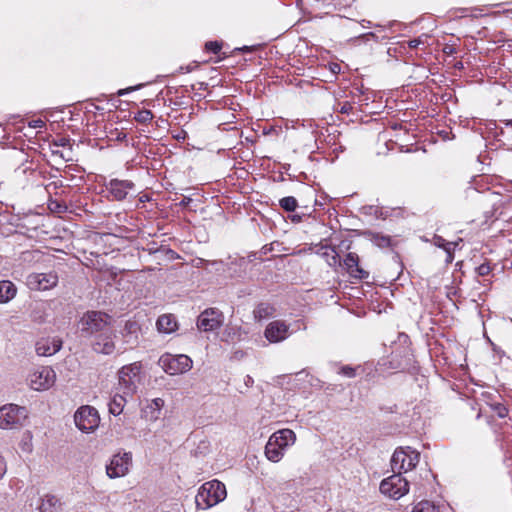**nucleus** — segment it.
<instances>
[{"label":"nucleus","mask_w":512,"mask_h":512,"mask_svg":"<svg viewBox=\"0 0 512 512\" xmlns=\"http://www.w3.org/2000/svg\"><path fill=\"white\" fill-rule=\"evenodd\" d=\"M296 434L291 429H281L274 432L265 445V456L273 463H278L283 458L285 451L294 445Z\"/></svg>","instance_id":"nucleus-1"},{"label":"nucleus","mask_w":512,"mask_h":512,"mask_svg":"<svg viewBox=\"0 0 512 512\" xmlns=\"http://www.w3.org/2000/svg\"><path fill=\"white\" fill-rule=\"evenodd\" d=\"M227 496L225 485L218 480L205 482L195 496L198 509L206 510L222 502Z\"/></svg>","instance_id":"nucleus-2"},{"label":"nucleus","mask_w":512,"mask_h":512,"mask_svg":"<svg viewBox=\"0 0 512 512\" xmlns=\"http://www.w3.org/2000/svg\"><path fill=\"white\" fill-rule=\"evenodd\" d=\"M111 317L100 311H88L79 321L80 331L84 337L96 336L111 326Z\"/></svg>","instance_id":"nucleus-3"},{"label":"nucleus","mask_w":512,"mask_h":512,"mask_svg":"<svg viewBox=\"0 0 512 512\" xmlns=\"http://www.w3.org/2000/svg\"><path fill=\"white\" fill-rule=\"evenodd\" d=\"M140 371L141 365L139 363L123 366L118 372V387L116 389L125 395L133 396L140 381Z\"/></svg>","instance_id":"nucleus-4"},{"label":"nucleus","mask_w":512,"mask_h":512,"mask_svg":"<svg viewBox=\"0 0 512 512\" xmlns=\"http://www.w3.org/2000/svg\"><path fill=\"white\" fill-rule=\"evenodd\" d=\"M28 416L25 407L16 404H6L0 407V428L16 429L21 427Z\"/></svg>","instance_id":"nucleus-5"},{"label":"nucleus","mask_w":512,"mask_h":512,"mask_svg":"<svg viewBox=\"0 0 512 512\" xmlns=\"http://www.w3.org/2000/svg\"><path fill=\"white\" fill-rule=\"evenodd\" d=\"M420 454L411 447H400L395 450L391 458V466L393 471L399 473L408 472L416 467L419 463Z\"/></svg>","instance_id":"nucleus-6"},{"label":"nucleus","mask_w":512,"mask_h":512,"mask_svg":"<svg viewBox=\"0 0 512 512\" xmlns=\"http://www.w3.org/2000/svg\"><path fill=\"white\" fill-rule=\"evenodd\" d=\"M159 365L170 375H178L188 372L193 365L191 358L185 354L165 353L159 359Z\"/></svg>","instance_id":"nucleus-7"},{"label":"nucleus","mask_w":512,"mask_h":512,"mask_svg":"<svg viewBox=\"0 0 512 512\" xmlns=\"http://www.w3.org/2000/svg\"><path fill=\"white\" fill-rule=\"evenodd\" d=\"M380 492L390 498L400 499L409 491L408 481L397 472L380 483Z\"/></svg>","instance_id":"nucleus-8"},{"label":"nucleus","mask_w":512,"mask_h":512,"mask_svg":"<svg viewBox=\"0 0 512 512\" xmlns=\"http://www.w3.org/2000/svg\"><path fill=\"white\" fill-rule=\"evenodd\" d=\"M99 421L98 411L89 405L81 406L74 414L76 427L85 433L94 431L98 427Z\"/></svg>","instance_id":"nucleus-9"},{"label":"nucleus","mask_w":512,"mask_h":512,"mask_svg":"<svg viewBox=\"0 0 512 512\" xmlns=\"http://www.w3.org/2000/svg\"><path fill=\"white\" fill-rule=\"evenodd\" d=\"M132 464L131 452L115 454L106 466L107 476L111 479L125 476Z\"/></svg>","instance_id":"nucleus-10"},{"label":"nucleus","mask_w":512,"mask_h":512,"mask_svg":"<svg viewBox=\"0 0 512 512\" xmlns=\"http://www.w3.org/2000/svg\"><path fill=\"white\" fill-rule=\"evenodd\" d=\"M116 332L110 326L105 331L100 334H97L92 342L91 347L94 352L104 355L112 354L116 349L115 344Z\"/></svg>","instance_id":"nucleus-11"},{"label":"nucleus","mask_w":512,"mask_h":512,"mask_svg":"<svg viewBox=\"0 0 512 512\" xmlns=\"http://www.w3.org/2000/svg\"><path fill=\"white\" fill-rule=\"evenodd\" d=\"M56 374L51 367H41L29 376V385L35 391L49 389L55 382Z\"/></svg>","instance_id":"nucleus-12"},{"label":"nucleus","mask_w":512,"mask_h":512,"mask_svg":"<svg viewBox=\"0 0 512 512\" xmlns=\"http://www.w3.org/2000/svg\"><path fill=\"white\" fill-rule=\"evenodd\" d=\"M58 283V276L55 272L31 273L27 276L26 284L31 290L45 291L52 289Z\"/></svg>","instance_id":"nucleus-13"},{"label":"nucleus","mask_w":512,"mask_h":512,"mask_svg":"<svg viewBox=\"0 0 512 512\" xmlns=\"http://www.w3.org/2000/svg\"><path fill=\"white\" fill-rule=\"evenodd\" d=\"M223 320V313L219 309L208 308L198 316L197 327L204 332L214 331L222 325Z\"/></svg>","instance_id":"nucleus-14"},{"label":"nucleus","mask_w":512,"mask_h":512,"mask_svg":"<svg viewBox=\"0 0 512 512\" xmlns=\"http://www.w3.org/2000/svg\"><path fill=\"white\" fill-rule=\"evenodd\" d=\"M106 187L116 201H122L135 192V184L130 180L111 179Z\"/></svg>","instance_id":"nucleus-15"},{"label":"nucleus","mask_w":512,"mask_h":512,"mask_svg":"<svg viewBox=\"0 0 512 512\" xmlns=\"http://www.w3.org/2000/svg\"><path fill=\"white\" fill-rule=\"evenodd\" d=\"M264 336L270 343L282 342L289 337V325L281 320L272 321L267 325Z\"/></svg>","instance_id":"nucleus-16"},{"label":"nucleus","mask_w":512,"mask_h":512,"mask_svg":"<svg viewBox=\"0 0 512 512\" xmlns=\"http://www.w3.org/2000/svg\"><path fill=\"white\" fill-rule=\"evenodd\" d=\"M62 348V340L58 337L42 338L36 342L35 349L39 356H52Z\"/></svg>","instance_id":"nucleus-17"},{"label":"nucleus","mask_w":512,"mask_h":512,"mask_svg":"<svg viewBox=\"0 0 512 512\" xmlns=\"http://www.w3.org/2000/svg\"><path fill=\"white\" fill-rule=\"evenodd\" d=\"M344 266L347 272L354 278L365 279L369 273L359 266V257L356 253L350 252L344 258Z\"/></svg>","instance_id":"nucleus-18"},{"label":"nucleus","mask_w":512,"mask_h":512,"mask_svg":"<svg viewBox=\"0 0 512 512\" xmlns=\"http://www.w3.org/2000/svg\"><path fill=\"white\" fill-rule=\"evenodd\" d=\"M128 397H132V395H125L123 392L116 389L115 394L108 403L109 412L114 416L120 415L128 401Z\"/></svg>","instance_id":"nucleus-19"},{"label":"nucleus","mask_w":512,"mask_h":512,"mask_svg":"<svg viewBox=\"0 0 512 512\" xmlns=\"http://www.w3.org/2000/svg\"><path fill=\"white\" fill-rule=\"evenodd\" d=\"M156 326L159 332L165 334L173 333L178 328L176 318L171 314L161 315L156 322Z\"/></svg>","instance_id":"nucleus-20"},{"label":"nucleus","mask_w":512,"mask_h":512,"mask_svg":"<svg viewBox=\"0 0 512 512\" xmlns=\"http://www.w3.org/2000/svg\"><path fill=\"white\" fill-rule=\"evenodd\" d=\"M17 289L9 280L0 281V303H7L16 295Z\"/></svg>","instance_id":"nucleus-21"},{"label":"nucleus","mask_w":512,"mask_h":512,"mask_svg":"<svg viewBox=\"0 0 512 512\" xmlns=\"http://www.w3.org/2000/svg\"><path fill=\"white\" fill-rule=\"evenodd\" d=\"M275 311L276 310L273 305L262 302L259 303L253 310V316L255 320L262 321L272 317L275 314Z\"/></svg>","instance_id":"nucleus-22"},{"label":"nucleus","mask_w":512,"mask_h":512,"mask_svg":"<svg viewBox=\"0 0 512 512\" xmlns=\"http://www.w3.org/2000/svg\"><path fill=\"white\" fill-rule=\"evenodd\" d=\"M364 236L379 248H387L391 245V238L378 232L365 231Z\"/></svg>","instance_id":"nucleus-23"},{"label":"nucleus","mask_w":512,"mask_h":512,"mask_svg":"<svg viewBox=\"0 0 512 512\" xmlns=\"http://www.w3.org/2000/svg\"><path fill=\"white\" fill-rule=\"evenodd\" d=\"M39 509L41 512H61V502L54 495H46Z\"/></svg>","instance_id":"nucleus-24"},{"label":"nucleus","mask_w":512,"mask_h":512,"mask_svg":"<svg viewBox=\"0 0 512 512\" xmlns=\"http://www.w3.org/2000/svg\"><path fill=\"white\" fill-rule=\"evenodd\" d=\"M440 509V505H435L428 500H422L413 507L412 512H440Z\"/></svg>","instance_id":"nucleus-25"},{"label":"nucleus","mask_w":512,"mask_h":512,"mask_svg":"<svg viewBox=\"0 0 512 512\" xmlns=\"http://www.w3.org/2000/svg\"><path fill=\"white\" fill-rule=\"evenodd\" d=\"M241 328L227 327L223 333V340L226 342H236L241 340Z\"/></svg>","instance_id":"nucleus-26"},{"label":"nucleus","mask_w":512,"mask_h":512,"mask_svg":"<svg viewBox=\"0 0 512 512\" xmlns=\"http://www.w3.org/2000/svg\"><path fill=\"white\" fill-rule=\"evenodd\" d=\"M324 251L322 252V256L325 257L326 262L329 266H336L340 263L339 255L334 248L324 247L322 248Z\"/></svg>","instance_id":"nucleus-27"},{"label":"nucleus","mask_w":512,"mask_h":512,"mask_svg":"<svg viewBox=\"0 0 512 512\" xmlns=\"http://www.w3.org/2000/svg\"><path fill=\"white\" fill-rule=\"evenodd\" d=\"M279 204H280L281 208L284 209L285 211L292 212L297 207V200H296V198H294L292 196H287V197L282 198L279 201Z\"/></svg>","instance_id":"nucleus-28"},{"label":"nucleus","mask_w":512,"mask_h":512,"mask_svg":"<svg viewBox=\"0 0 512 512\" xmlns=\"http://www.w3.org/2000/svg\"><path fill=\"white\" fill-rule=\"evenodd\" d=\"M461 241V239L457 242H448L446 241L443 237L441 236H435L434 237V244L439 247V248H442L443 250H449V249H452V246H457L459 244V242Z\"/></svg>","instance_id":"nucleus-29"},{"label":"nucleus","mask_w":512,"mask_h":512,"mask_svg":"<svg viewBox=\"0 0 512 512\" xmlns=\"http://www.w3.org/2000/svg\"><path fill=\"white\" fill-rule=\"evenodd\" d=\"M164 406V400L161 398H155L152 400L150 409L152 410V417L157 419L162 407Z\"/></svg>","instance_id":"nucleus-30"},{"label":"nucleus","mask_w":512,"mask_h":512,"mask_svg":"<svg viewBox=\"0 0 512 512\" xmlns=\"http://www.w3.org/2000/svg\"><path fill=\"white\" fill-rule=\"evenodd\" d=\"M152 118L153 114L150 110H141L135 116V120L139 123H147L151 121Z\"/></svg>","instance_id":"nucleus-31"},{"label":"nucleus","mask_w":512,"mask_h":512,"mask_svg":"<svg viewBox=\"0 0 512 512\" xmlns=\"http://www.w3.org/2000/svg\"><path fill=\"white\" fill-rule=\"evenodd\" d=\"M491 408L499 418H505L508 415V409L502 403L492 404Z\"/></svg>","instance_id":"nucleus-32"},{"label":"nucleus","mask_w":512,"mask_h":512,"mask_svg":"<svg viewBox=\"0 0 512 512\" xmlns=\"http://www.w3.org/2000/svg\"><path fill=\"white\" fill-rule=\"evenodd\" d=\"M205 48L207 51L217 54L221 50L222 44L218 41H209L205 44Z\"/></svg>","instance_id":"nucleus-33"},{"label":"nucleus","mask_w":512,"mask_h":512,"mask_svg":"<svg viewBox=\"0 0 512 512\" xmlns=\"http://www.w3.org/2000/svg\"><path fill=\"white\" fill-rule=\"evenodd\" d=\"M359 367L357 368H354V367H351V366H343L340 370V373L342 375H344L345 377H348V378H353L357 375L356 373V370L358 369Z\"/></svg>","instance_id":"nucleus-34"},{"label":"nucleus","mask_w":512,"mask_h":512,"mask_svg":"<svg viewBox=\"0 0 512 512\" xmlns=\"http://www.w3.org/2000/svg\"><path fill=\"white\" fill-rule=\"evenodd\" d=\"M139 329V326L134 321H127L124 327V332L126 334H134Z\"/></svg>","instance_id":"nucleus-35"},{"label":"nucleus","mask_w":512,"mask_h":512,"mask_svg":"<svg viewBox=\"0 0 512 512\" xmlns=\"http://www.w3.org/2000/svg\"><path fill=\"white\" fill-rule=\"evenodd\" d=\"M477 273L480 276H486L490 273L491 267L488 263H483L480 266L477 267Z\"/></svg>","instance_id":"nucleus-36"},{"label":"nucleus","mask_w":512,"mask_h":512,"mask_svg":"<svg viewBox=\"0 0 512 512\" xmlns=\"http://www.w3.org/2000/svg\"><path fill=\"white\" fill-rule=\"evenodd\" d=\"M424 44L423 37H418L416 39H412L407 41V45L411 49L417 48L419 45Z\"/></svg>","instance_id":"nucleus-37"},{"label":"nucleus","mask_w":512,"mask_h":512,"mask_svg":"<svg viewBox=\"0 0 512 512\" xmlns=\"http://www.w3.org/2000/svg\"><path fill=\"white\" fill-rule=\"evenodd\" d=\"M143 85L140 84V85H136V86H132V87H128V88H125V89H120L117 94L118 96H123V95H126L127 93L131 92V91H135V90H138L142 87Z\"/></svg>","instance_id":"nucleus-38"},{"label":"nucleus","mask_w":512,"mask_h":512,"mask_svg":"<svg viewBox=\"0 0 512 512\" xmlns=\"http://www.w3.org/2000/svg\"><path fill=\"white\" fill-rule=\"evenodd\" d=\"M6 471H7L6 461L2 456H0V479L5 475Z\"/></svg>","instance_id":"nucleus-39"},{"label":"nucleus","mask_w":512,"mask_h":512,"mask_svg":"<svg viewBox=\"0 0 512 512\" xmlns=\"http://www.w3.org/2000/svg\"><path fill=\"white\" fill-rule=\"evenodd\" d=\"M29 126L32 127V128H42V127L45 126V123L41 119H36V120H32L29 123Z\"/></svg>","instance_id":"nucleus-40"},{"label":"nucleus","mask_w":512,"mask_h":512,"mask_svg":"<svg viewBox=\"0 0 512 512\" xmlns=\"http://www.w3.org/2000/svg\"><path fill=\"white\" fill-rule=\"evenodd\" d=\"M456 248V246H452V249L444 250L447 253L446 262L451 263L454 259L453 251Z\"/></svg>","instance_id":"nucleus-41"},{"label":"nucleus","mask_w":512,"mask_h":512,"mask_svg":"<svg viewBox=\"0 0 512 512\" xmlns=\"http://www.w3.org/2000/svg\"><path fill=\"white\" fill-rule=\"evenodd\" d=\"M21 445H22V450L23 451L31 452L32 445H31L30 441H22Z\"/></svg>","instance_id":"nucleus-42"},{"label":"nucleus","mask_w":512,"mask_h":512,"mask_svg":"<svg viewBox=\"0 0 512 512\" xmlns=\"http://www.w3.org/2000/svg\"><path fill=\"white\" fill-rule=\"evenodd\" d=\"M254 383L253 378L250 375H246L244 377V384L247 388L251 387Z\"/></svg>","instance_id":"nucleus-43"},{"label":"nucleus","mask_w":512,"mask_h":512,"mask_svg":"<svg viewBox=\"0 0 512 512\" xmlns=\"http://www.w3.org/2000/svg\"><path fill=\"white\" fill-rule=\"evenodd\" d=\"M33 251H25L22 253V259L23 260H27L28 258H30L32 255H33Z\"/></svg>","instance_id":"nucleus-44"},{"label":"nucleus","mask_w":512,"mask_h":512,"mask_svg":"<svg viewBox=\"0 0 512 512\" xmlns=\"http://www.w3.org/2000/svg\"><path fill=\"white\" fill-rule=\"evenodd\" d=\"M370 24H371V22H370V21H367V20H363V21H362V26H363V27H367V26H368V25H370Z\"/></svg>","instance_id":"nucleus-45"},{"label":"nucleus","mask_w":512,"mask_h":512,"mask_svg":"<svg viewBox=\"0 0 512 512\" xmlns=\"http://www.w3.org/2000/svg\"><path fill=\"white\" fill-rule=\"evenodd\" d=\"M370 24H371V22H370V21H367V20H363V21H362V26H363V27H367V26H368V25H370Z\"/></svg>","instance_id":"nucleus-46"},{"label":"nucleus","mask_w":512,"mask_h":512,"mask_svg":"<svg viewBox=\"0 0 512 512\" xmlns=\"http://www.w3.org/2000/svg\"><path fill=\"white\" fill-rule=\"evenodd\" d=\"M206 87H207V84H206V83H203V82H202V83H200V88L205 89Z\"/></svg>","instance_id":"nucleus-47"},{"label":"nucleus","mask_w":512,"mask_h":512,"mask_svg":"<svg viewBox=\"0 0 512 512\" xmlns=\"http://www.w3.org/2000/svg\"><path fill=\"white\" fill-rule=\"evenodd\" d=\"M367 36H372V37H375V34L373 32H370L368 34H366Z\"/></svg>","instance_id":"nucleus-48"},{"label":"nucleus","mask_w":512,"mask_h":512,"mask_svg":"<svg viewBox=\"0 0 512 512\" xmlns=\"http://www.w3.org/2000/svg\"><path fill=\"white\" fill-rule=\"evenodd\" d=\"M60 144L64 146V145H65V140H64V139H63V140H61V141H60Z\"/></svg>","instance_id":"nucleus-49"},{"label":"nucleus","mask_w":512,"mask_h":512,"mask_svg":"<svg viewBox=\"0 0 512 512\" xmlns=\"http://www.w3.org/2000/svg\"><path fill=\"white\" fill-rule=\"evenodd\" d=\"M240 50H248V47L247 46H244L243 48H241Z\"/></svg>","instance_id":"nucleus-50"}]
</instances>
